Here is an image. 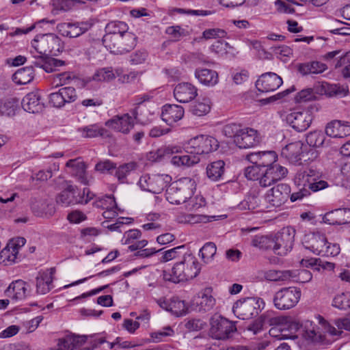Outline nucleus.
<instances>
[{
  "instance_id": "1",
  "label": "nucleus",
  "mask_w": 350,
  "mask_h": 350,
  "mask_svg": "<svg viewBox=\"0 0 350 350\" xmlns=\"http://www.w3.org/2000/svg\"><path fill=\"white\" fill-rule=\"evenodd\" d=\"M201 266L195 256L183 254L181 261L176 262L171 272L163 271V279L166 281L178 283L196 278L200 273Z\"/></svg>"
},
{
  "instance_id": "2",
  "label": "nucleus",
  "mask_w": 350,
  "mask_h": 350,
  "mask_svg": "<svg viewBox=\"0 0 350 350\" xmlns=\"http://www.w3.org/2000/svg\"><path fill=\"white\" fill-rule=\"evenodd\" d=\"M195 189V180L189 177L180 178L169 185L165 192L166 200L171 204L186 203L191 198Z\"/></svg>"
},
{
  "instance_id": "3",
  "label": "nucleus",
  "mask_w": 350,
  "mask_h": 350,
  "mask_svg": "<svg viewBox=\"0 0 350 350\" xmlns=\"http://www.w3.org/2000/svg\"><path fill=\"white\" fill-rule=\"evenodd\" d=\"M31 46L38 54L57 55L63 49L61 39L54 33L37 35Z\"/></svg>"
},
{
  "instance_id": "4",
  "label": "nucleus",
  "mask_w": 350,
  "mask_h": 350,
  "mask_svg": "<svg viewBox=\"0 0 350 350\" xmlns=\"http://www.w3.org/2000/svg\"><path fill=\"white\" fill-rule=\"evenodd\" d=\"M76 187L72 185H68L67 187L56 197V202L62 206L81 204H86L94 197V194L91 192L89 188H84L82 193H79L75 196Z\"/></svg>"
},
{
  "instance_id": "5",
  "label": "nucleus",
  "mask_w": 350,
  "mask_h": 350,
  "mask_svg": "<svg viewBox=\"0 0 350 350\" xmlns=\"http://www.w3.org/2000/svg\"><path fill=\"white\" fill-rule=\"evenodd\" d=\"M137 39L133 33H124L107 38V42L104 45L111 53L122 55L131 51L136 46Z\"/></svg>"
},
{
  "instance_id": "6",
  "label": "nucleus",
  "mask_w": 350,
  "mask_h": 350,
  "mask_svg": "<svg viewBox=\"0 0 350 350\" xmlns=\"http://www.w3.org/2000/svg\"><path fill=\"white\" fill-rule=\"evenodd\" d=\"M210 336L217 340H226L237 331L235 324L221 315L214 314L210 319Z\"/></svg>"
},
{
  "instance_id": "7",
  "label": "nucleus",
  "mask_w": 350,
  "mask_h": 350,
  "mask_svg": "<svg viewBox=\"0 0 350 350\" xmlns=\"http://www.w3.org/2000/svg\"><path fill=\"white\" fill-rule=\"evenodd\" d=\"M260 304H263L260 299L246 297L236 301L232 307V311L240 319H250L258 315L261 311Z\"/></svg>"
},
{
  "instance_id": "8",
  "label": "nucleus",
  "mask_w": 350,
  "mask_h": 350,
  "mask_svg": "<svg viewBox=\"0 0 350 350\" xmlns=\"http://www.w3.org/2000/svg\"><path fill=\"white\" fill-rule=\"evenodd\" d=\"M296 230L294 227L282 228L274 236L273 251L279 256H284L293 249Z\"/></svg>"
},
{
  "instance_id": "9",
  "label": "nucleus",
  "mask_w": 350,
  "mask_h": 350,
  "mask_svg": "<svg viewBox=\"0 0 350 350\" xmlns=\"http://www.w3.org/2000/svg\"><path fill=\"white\" fill-rule=\"evenodd\" d=\"M218 147V141L215 137L200 135L191 139L186 144L185 149L187 153L198 156L208 154L216 150Z\"/></svg>"
},
{
  "instance_id": "10",
  "label": "nucleus",
  "mask_w": 350,
  "mask_h": 350,
  "mask_svg": "<svg viewBox=\"0 0 350 350\" xmlns=\"http://www.w3.org/2000/svg\"><path fill=\"white\" fill-rule=\"evenodd\" d=\"M301 291L296 287H285L277 291L273 297L275 307L280 310L293 308L299 302Z\"/></svg>"
},
{
  "instance_id": "11",
  "label": "nucleus",
  "mask_w": 350,
  "mask_h": 350,
  "mask_svg": "<svg viewBox=\"0 0 350 350\" xmlns=\"http://www.w3.org/2000/svg\"><path fill=\"white\" fill-rule=\"evenodd\" d=\"M171 181V177L163 174H144L138 181L139 187L146 191L152 193H160L168 183Z\"/></svg>"
},
{
  "instance_id": "12",
  "label": "nucleus",
  "mask_w": 350,
  "mask_h": 350,
  "mask_svg": "<svg viewBox=\"0 0 350 350\" xmlns=\"http://www.w3.org/2000/svg\"><path fill=\"white\" fill-rule=\"evenodd\" d=\"M312 121V113L308 109H297L286 116V122L298 132L306 131Z\"/></svg>"
},
{
  "instance_id": "13",
  "label": "nucleus",
  "mask_w": 350,
  "mask_h": 350,
  "mask_svg": "<svg viewBox=\"0 0 350 350\" xmlns=\"http://www.w3.org/2000/svg\"><path fill=\"white\" fill-rule=\"evenodd\" d=\"M290 193L289 185L281 183L269 189L266 193L265 199L271 206L279 207L288 200Z\"/></svg>"
},
{
  "instance_id": "14",
  "label": "nucleus",
  "mask_w": 350,
  "mask_h": 350,
  "mask_svg": "<svg viewBox=\"0 0 350 350\" xmlns=\"http://www.w3.org/2000/svg\"><path fill=\"white\" fill-rule=\"evenodd\" d=\"M31 53L33 60L30 66H33V68L34 67L42 68L46 72L50 73L59 70V67L66 65L64 61L49 57L48 55H34L33 51Z\"/></svg>"
},
{
  "instance_id": "15",
  "label": "nucleus",
  "mask_w": 350,
  "mask_h": 350,
  "mask_svg": "<svg viewBox=\"0 0 350 350\" xmlns=\"http://www.w3.org/2000/svg\"><path fill=\"white\" fill-rule=\"evenodd\" d=\"M215 299L212 295V290L206 288L193 297L192 306L196 311L205 313L211 311L215 306Z\"/></svg>"
},
{
  "instance_id": "16",
  "label": "nucleus",
  "mask_w": 350,
  "mask_h": 350,
  "mask_svg": "<svg viewBox=\"0 0 350 350\" xmlns=\"http://www.w3.org/2000/svg\"><path fill=\"white\" fill-rule=\"evenodd\" d=\"M288 173L286 167L278 165L262 169L260 176V186L267 187L284 178Z\"/></svg>"
},
{
  "instance_id": "17",
  "label": "nucleus",
  "mask_w": 350,
  "mask_h": 350,
  "mask_svg": "<svg viewBox=\"0 0 350 350\" xmlns=\"http://www.w3.org/2000/svg\"><path fill=\"white\" fill-rule=\"evenodd\" d=\"M303 245L317 255H321L324 246L327 243L325 235L319 232L307 234L304 236Z\"/></svg>"
},
{
  "instance_id": "18",
  "label": "nucleus",
  "mask_w": 350,
  "mask_h": 350,
  "mask_svg": "<svg viewBox=\"0 0 350 350\" xmlns=\"http://www.w3.org/2000/svg\"><path fill=\"white\" fill-rule=\"evenodd\" d=\"M283 81L282 78L274 72L261 75L256 82V87L259 92H269L276 90Z\"/></svg>"
},
{
  "instance_id": "19",
  "label": "nucleus",
  "mask_w": 350,
  "mask_h": 350,
  "mask_svg": "<svg viewBox=\"0 0 350 350\" xmlns=\"http://www.w3.org/2000/svg\"><path fill=\"white\" fill-rule=\"evenodd\" d=\"M92 26V23L85 21L74 23H64L58 25L57 28L62 36L70 38H77L88 31Z\"/></svg>"
},
{
  "instance_id": "20",
  "label": "nucleus",
  "mask_w": 350,
  "mask_h": 350,
  "mask_svg": "<svg viewBox=\"0 0 350 350\" xmlns=\"http://www.w3.org/2000/svg\"><path fill=\"white\" fill-rule=\"evenodd\" d=\"M246 159L262 168L278 165L276 163L278 155L275 151H262L247 154Z\"/></svg>"
},
{
  "instance_id": "21",
  "label": "nucleus",
  "mask_w": 350,
  "mask_h": 350,
  "mask_svg": "<svg viewBox=\"0 0 350 350\" xmlns=\"http://www.w3.org/2000/svg\"><path fill=\"white\" fill-rule=\"evenodd\" d=\"M234 142L239 148H249L260 142L258 131L251 128H244L239 135H237Z\"/></svg>"
},
{
  "instance_id": "22",
  "label": "nucleus",
  "mask_w": 350,
  "mask_h": 350,
  "mask_svg": "<svg viewBox=\"0 0 350 350\" xmlns=\"http://www.w3.org/2000/svg\"><path fill=\"white\" fill-rule=\"evenodd\" d=\"M69 168V173L72 176L76 178L81 183L88 185L92 180V177H88L86 172V165L83 161L78 159H70L66 164Z\"/></svg>"
},
{
  "instance_id": "23",
  "label": "nucleus",
  "mask_w": 350,
  "mask_h": 350,
  "mask_svg": "<svg viewBox=\"0 0 350 350\" xmlns=\"http://www.w3.org/2000/svg\"><path fill=\"white\" fill-rule=\"evenodd\" d=\"M106 126L124 134L129 133L134 126L133 117L128 113L116 116L106 122Z\"/></svg>"
},
{
  "instance_id": "24",
  "label": "nucleus",
  "mask_w": 350,
  "mask_h": 350,
  "mask_svg": "<svg viewBox=\"0 0 350 350\" xmlns=\"http://www.w3.org/2000/svg\"><path fill=\"white\" fill-rule=\"evenodd\" d=\"M23 109L29 113H38L43 111L44 103L41 101L40 95L38 92H29L22 100Z\"/></svg>"
},
{
  "instance_id": "25",
  "label": "nucleus",
  "mask_w": 350,
  "mask_h": 350,
  "mask_svg": "<svg viewBox=\"0 0 350 350\" xmlns=\"http://www.w3.org/2000/svg\"><path fill=\"white\" fill-rule=\"evenodd\" d=\"M325 223L331 225H342L350 223V208H337L325 214Z\"/></svg>"
},
{
  "instance_id": "26",
  "label": "nucleus",
  "mask_w": 350,
  "mask_h": 350,
  "mask_svg": "<svg viewBox=\"0 0 350 350\" xmlns=\"http://www.w3.org/2000/svg\"><path fill=\"white\" fill-rule=\"evenodd\" d=\"M175 98L180 103H188L197 96V89L189 83L178 84L174 90Z\"/></svg>"
},
{
  "instance_id": "27",
  "label": "nucleus",
  "mask_w": 350,
  "mask_h": 350,
  "mask_svg": "<svg viewBox=\"0 0 350 350\" xmlns=\"http://www.w3.org/2000/svg\"><path fill=\"white\" fill-rule=\"evenodd\" d=\"M120 72L118 70L113 72L111 67H106L98 69L92 76V78H89L87 80H79L77 85L81 88H85L87 83L92 80L100 82H108L116 78V76H119Z\"/></svg>"
},
{
  "instance_id": "28",
  "label": "nucleus",
  "mask_w": 350,
  "mask_h": 350,
  "mask_svg": "<svg viewBox=\"0 0 350 350\" xmlns=\"http://www.w3.org/2000/svg\"><path fill=\"white\" fill-rule=\"evenodd\" d=\"M184 109L177 105H165L163 107L161 118L168 125L181 120L184 116Z\"/></svg>"
},
{
  "instance_id": "29",
  "label": "nucleus",
  "mask_w": 350,
  "mask_h": 350,
  "mask_svg": "<svg viewBox=\"0 0 350 350\" xmlns=\"http://www.w3.org/2000/svg\"><path fill=\"white\" fill-rule=\"evenodd\" d=\"M287 319L283 316L270 317L269 315H261L260 318L250 325L247 329L256 334L262 330L264 325H280L285 323Z\"/></svg>"
},
{
  "instance_id": "30",
  "label": "nucleus",
  "mask_w": 350,
  "mask_h": 350,
  "mask_svg": "<svg viewBox=\"0 0 350 350\" xmlns=\"http://www.w3.org/2000/svg\"><path fill=\"white\" fill-rule=\"evenodd\" d=\"M182 148L178 146H165L157 150L148 152L146 158L152 162H159L167 157H170L175 153H182Z\"/></svg>"
},
{
  "instance_id": "31",
  "label": "nucleus",
  "mask_w": 350,
  "mask_h": 350,
  "mask_svg": "<svg viewBox=\"0 0 350 350\" xmlns=\"http://www.w3.org/2000/svg\"><path fill=\"white\" fill-rule=\"evenodd\" d=\"M88 336L68 334L63 338L59 339L57 350H73L87 341Z\"/></svg>"
},
{
  "instance_id": "32",
  "label": "nucleus",
  "mask_w": 350,
  "mask_h": 350,
  "mask_svg": "<svg viewBox=\"0 0 350 350\" xmlns=\"http://www.w3.org/2000/svg\"><path fill=\"white\" fill-rule=\"evenodd\" d=\"M304 337L313 342H322L325 340L321 329L312 321H306L304 323Z\"/></svg>"
},
{
  "instance_id": "33",
  "label": "nucleus",
  "mask_w": 350,
  "mask_h": 350,
  "mask_svg": "<svg viewBox=\"0 0 350 350\" xmlns=\"http://www.w3.org/2000/svg\"><path fill=\"white\" fill-rule=\"evenodd\" d=\"M195 77L204 85L214 86L218 83L219 77L215 70L208 68H196Z\"/></svg>"
},
{
  "instance_id": "34",
  "label": "nucleus",
  "mask_w": 350,
  "mask_h": 350,
  "mask_svg": "<svg viewBox=\"0 0 350 350\" xmlns=\"http://www.w3.org/2000/svg\"><path fill=\"white\" fill-rule=\"evenodd\" d=\"M297 69L302 75H317L326 70L327 66L319 61H312L299 64Z\"/></svg>"
},
{
  "instance_id": "35",
  "label": "nucleus",
  "mask_w": 350,
  "mask_h": 350,
  "mask_svg": "<svg viewBox=\"0 0 350 350\" xmlns=\"http://www.w3.org/2000/svg\"><path fill=\"white\" fill-rule=\"evenodd\" d=\"M225 172V163L218 160L209 163L206 167L207 177L212 181L222 180Z\"/></svg>"
},
{
  "instance_id": "36",
  "label": "nucleus",
  "mask_w": 350,
  "mask_h": 350,
  "mask_svg": "<svg viewBox=\"0 0 350 350\" xmlns=\"http://www.w3.org/2000/svg\"><path fill=\"white\" fill-rule=\"evenodd\" d=\"M322 173L313 167H308L304 170L299 171L295 176V179L299 185L306 187L308 182L319 180Z\"/></svg>"
},
{
  "instance_id": "37",
  "label": "nucleus",
  "mask_w": 350,
  "mask_h": 350,
  "mask_svg": "<svg viewBox=\"0 0 350 350\" xmlns=\"http://www.w3.org/2000/svg\"><path fill=\"white\" fill-rule=\"evenodd\" d=\"M127 29V25L124 22L113 21L109 23L105 27L106 34L103 38V43L107 42V38L129 33Z\"/></svg>"
},
{
  "instance_id": "38",
  "label": "nucleus",
  "mask_w": 350,
  "mask_h": 350,
  "mask_svg": "<svg viewBox=\"0 0 350 350\" xmlns=\"http://www.w3.org/2000/svg\"><path fill=\"white\" fill-rule=\"evenodd\" d=\"M303 148L304 144L301 142H295L286 145L282 151V154H284L291 162L298 165L299 161L298 158L301 157Z\"/></svg>"
},
{
  "instance_id": "39",
  "label": "nucleus",
  "mask_w": 350,
  "mask_h": 350,
  "mask_svg": "<svg viewBox=\"0 0 350 350\" xmlns=\"http://www.w3.org/2000/svg\"><path fill=\"white\" fill-rule=\"evenodd\" d=\"M27 283L21 280L12 282L6 290L8 296L12 294V298L18 300L27 296Z\"/></svg>"
},
{
  "instance_id": "40",
  "label": "nucleus",
  "mask_w": 350,
  "mask_h": 350,
  "mask_svg": "<svg viewBox=\"0 0 350 350\" xmlns=\"http://www.w3.org/2000/svg\"><path fill=\"white\" fill-rule=\"evenodd\" d=\"M34 78L33 66L18 69L12 75V80L18 85H25L30 83Z\"/></svg>"
},
{
  "instance_id": "41",
  "label": "nucleus",
  "mask_w": 350,
  "mask_h": 350,
  "mask_svg": "<svg viewBox=\"0 0 350 350\" xmlns=\"http://www.w3.org/2000/svg\"><path fill=\"white\" fill-rule=\"evenodd\" d=\"M307 144L310 147H324L329 145V141H326L325 134L321 131L310 132L306 138Z\"/></svg>"
},
{
  "instance_id": "42",
  "label": "nucleus",
  "mask_w": 350,
  "mask_h": 350,
  "mask_svg": "<svg viewBox=\"0 0 350 350\" xmlns=\"http://www.w3.org/2000/svg\"><path fill=\"white\" fill-rule=\"evenodd\" d=\"M53 282V278L48 273L44 272L40 273L36 277V291L39 294L44 295L51 290V285Z\"/></svg>"
},
{
  "instance_id": "43",
  "label": "nucleus",
  "mask_w": 350,
  "mask_h": 350,
  "mask_svg": "<svg viewBox=\"0 0 350 350\" xmlns=\"http://www.w3.org/2000/svg\"><path fill=\"white\" fill-rule=\"evenodd\" d=\"M200 161V158L196 154H187L183 155H175L172 157L171 163L178 167H190Z\"/></svg>"
},
{
  "instance_id": "44",
  "label": "nucleus",
  "mask_w": 350,
  "mask_h": 350,
  "mask_svg": "<svg viewBox=\"0 0 350 350\" xmlns=\"http://www.w3.org/2000/svg\"><path fill=\"white\" fill-rule=\"evenodd\" d=\"M251 245L262 250H273V236L256 235L252 238Z\"/></svg>"
},
{
  "instance_id": "45",
  "label": "nucleus",
  "mask_w": 350,
  "mask_h": 350,
  "mask_svg": "<svg viewBox=\"0 0 350 350\" xmlns=\"http://www.w3.org/2000/svg\"><path fill=\"white\" fill-rule=\"evenodd\" d=\"M18 100L10 98L0 100V113L8 116H14L17 108Z\"/></svg>"
},
{
  "instance_id": "46",
  "label": "nucleus",
  "mask_w": 350,
  "mask_h": 350,
  "mask_svg": "<svg viewBox=\"0 0 350 350\" xmlns=\"http://www.w3.org/2000/svg\"><path fill=\"white\" fill-rule=\"evenodd\" d=\"M342 121L334 120L327 123L325 126V134L333 138H341Z\"/></svg>"
},
{
  "instance_id": "47",
  "label": "nucleus",
  "mask_w": 350,
  "mask_h": 350,
  "mask_svg": "<svg viewBox=\"0 0 350 350\" xmlns=\"http://www.w3.org/2000/svg\"><path fill=\"white\" fill-rule=\"evenodd\" d=\"M305 262L306 267H314V269L318 271H321V269L332 271L335 267L334 263L323 261L320 258H310L305 260Z\"/></svg>"
},
{
  "instance_id": "48",
  "label": "nucleus",
  "mask_w": 350,
  "mask_h": 350,
  "mask_svg": "<svg viewBox=\"0 0 350 350\" xmlns=\"http://www.w3.org/2000/svg\"><path fill=\"white\" fill-rule=\"evenodd\" d=\"M211 110L210 100L203 98L202 101H198L191 105L190 111L193 115L202 116L208 113Z\"/></svg>"
},
{
  "instance_id": "49",
  "label": "nucleus",
  "mask_w": 350,
  "mask_h": 350,
  "mask_svg": "<svg viewBox=\"0 0 350 350\" xmlns=\"http://www.w3.org/2000/svg\"><path fill=\"white\" fill-rule=\"evenodd\" d=\"M332 306L340 310L350 309V292L336 295L333 299Z\"/></svg>"
},
{
  "instance_id": "50",
  "label": "nucleus",
  "mask_w": 350,
  "mask_h": 350,
  "mask_svg": "<svg viewBox=\"0 0 350 350\" xmlns=\"http://www.w3.org/2000/svg\"><path fill=\"white\" fill-rule=\"evenodd\" d=\"M78 131L82 133L83 137H96L98 136H103L105 130L100 128L96 124L89 125L83 128H79Z\"/></svg>"
},
{
  "instance_id": "51",
  "label": "nucleus",
  "mask_w": 350,
  "mask_h": 350,
  "mask_svg": "<svg viewBox=\"0 0 350 350\" xmlns=\"http://www.w3.org/2000/svg\"><path fill=\"white\" fill-rule=\"evenodd\" d=\"M217 251L216 245L213 242H208L200 250L199 255L204 262L212 259Z\"/></svg>"
},
{
  "instance_id": "52",
  "label": "nucleus",
  "mask_w": 350,
  "mask_h": 350,
  "mask_svg": "<svg viewBox=\"0 0 350 350\" xmlns=\"http://www.w3.org/2000/svg\"><path fill=\"white\" fill-rule=\"evenodd\" d=\"M165 33L170 36L172 40L175 42H177L182 38L189 35V33L187 29L179 25L168 27L165 30Z\"/></svg>"
},
{
  "instance_id": "53",
  "label": "nucleus",
  "mask_w": 350,
  "mask_h": 350,
  "mask_svg": "<svg viewBox=\"0 0 350 350\" xmlns=\"http://www.w3.org/2000/svg\"><path fill=\"white\" fill-rule=\"evenodd\" d=\"M135 166L136 164L135 163L131 162L121 165L118 167H116V169H115L116 177H117V178L120 183H124V180L126 178V176L129 174L131 171L135 168Z\"/></svg>"
},
{
  "instance_id": "54",
  "label": "nucleus",
  "mask_w": 350,
  "mask_h": 350,
  "mask_svg": "<svg viewBox=\"0 0 350 350\" xmlns=\"http://www.w3.org/2000/svg\"><path fill=\"white\" fill-rule=\"evenodd\" d=\"M262 167L255 163L247 167L245 169V176L248 180H258L260 185V175L262 174Z\"/></svg>"
},
{
  "instance_id": "55",
  "label": "nucleus",
  "mask_w": 350,
  "mask_h": 350,
  "mask_svg": "<svg viewBox=\"0 0 350 350\" xmlns=\"http://www.w3.org/2000/svg\"><path fill=\"white\" fill-rule=\"evenodd\" d=\"M345 67L342 69V73L344 77H350V51L345 55L340 57V59L336 62L335 68H339L344 65Z\"/></svg>"
},
{
  "instance_id": "56",
  "label": "nucleus",
  "mask_w": 350,
  "mask_h": 350,
  "mask_svg": "<svg viewBox=\"0 0 350 350\" xmlns=\"http://www.w3.org/2000/svg\"><path fill=\"white\" fill-rule=\"evenodd\" d=\"M318 157V152L316 150L310 148L307 150V147L304 146L301 157L298 158L299 159L298 165H303L304 163L312 161L315 160Z\"/></svg>"
},
{
  "instance_id": "57",
  "label": "nucleus",
  "mask_w": 350,
  "mask_h": 350,
  "mask_svg": "<svg viewBox=\"0 0 350 350\" xmlns=\"http://www.w3.org/2000/svg\"><path fill=\"white\" fill-rule=\"evenodd\" d=\"M116 169V163L111 161L109 159L100 161L95 165V170L102 174H112L113 170Z\"/></svg>"
},
{
  "instance_id": "58",
  "label": "nucleus",
  "mask_w": 350,
  "mask_h": 350,
  "mask_svg": "<svg viewBox=\"0 0 350 350\" xmlns=\"http://www.w3.org/2000/svg\"><path fill=\"white\" fill-rule=\"evenodd\" d=\"M316 98L315 93L312 88L302 90L297 94L295 97L296 103H306L314 100Z\"/></svg>"
},
{
  "instance_id": "59",
  "label": "nucleus",
  "mask_w": 350,
  "mask_h": 350,
  "mask_svg": "<svg viewBox=\"0 0 350 350\" xmlns=\"http://www.w3.org/2000/svg\"><path fill=\"white\" fill-rule=\"evenodd\" d=\"M62 99L64 100V104L75 101L77 98L76 90L73 87H65L59 90Z\"/></svg>"
},
{
  "instance_id": "60",
  "label": "nucleus",
  "mask_w": 350,
  "mask_h": 350,
  "mask_svg": "<svg viewBox=\"0 0 350 350\" xmlns=\"http://www.w3.org/2000/svg\"><path fill=\"white\" fill-rule=\"evenodd\" d=\"M206 323L200 319H191L185 321V327L189 332H198L203 329Z\"/></svg>"
},
{
  "instance_id": "61",
  "label": "nucleus",
  "mask_w": 350,
  "mask_h": 350,
  "mask_svg": "<svg viewBox=\"0 0 350 350\" xmlns=\"http://www.w3.org/2000/svg\"><path fill=\"white\" fill-rule=\"evenodd\" d=\"M174 334V331L170 326L164 327L161 330L151 334V338L154 342L161 341L164 338L172 336Z\"/></svg>"
},
{
  "instance_id": "62",
  "label": "nucleus",
  "mask_w": 350,
  "mask_h": 350,
  "mask_svg": "<svg viewBox=\"0 0 350 350\" xmlns=\"http://www.w3.org/2000/svg\"><path fill=\"white\" fill-rule=\"evenodd\" d=\"M287 319L286 322L282 325H273L272 328L270 329L269 333V335L272 337L277 338L279 340L286 338V335L282 334L283 329H286L290 322V319L287 317H285Z\"/></svg>"
},
{
  "instance_id": "63",
  "label": "nucleus",
  "mask_w": 350,
  "mask_h": 350,
  "mask_svg": "<svg viewBox=\"0 0 350 350\" xmlns=\"http://www.w3.org/2000/svg\"><path fill=\"white\" fill-rule=\"evenodd\" d=\"M242 129L239 124H228L224 126L223 133L225 136L233 137L235 139L236 136L240 134Z\"/></svg>"
},
{
  "instance_id": "64",
  "label": "nucleus",
  "mask_w": 350,
  "mask_h": 350,
  "mask_svg": "<svg viewBox=\"0 0 350 350\" xmlns=\"http://www.w3.org/2000/svg\"><path fill=\"white\" fill-rule=\"evenodd\" d=\"M308 189L310 191L317 192L320 190L324 189L329 187V184L327 181L323 180H315L308 182L306 184Z\"/></svg>"
}]
</instances>
